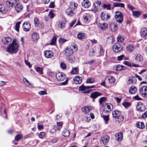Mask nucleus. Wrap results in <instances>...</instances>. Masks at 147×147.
Here are the masks:
<instances>
[{
    "label": "nucleus",
    "instance_id": "obj_1",
    "mask_svg": "<svg viewBox=\"0 0 147 147\" xmlns=\"http://www.w3.org/2000/svg\"><path fill=\"white\" fill-rule=\"evenodd\" d=\"M20 44L19 42L16 40H13L11 43L7 48V51L10 54H16L19 51Z\"/></svg>",
    "mask_w": 147,
    "mask_h": 147
},
{
    "label": "nucleus",
    "instance_id": "obj_2",
    "mask_svg": "<svg viewBox=\"0 0 147 147\" xmlns=\"http://www.w3.org/2000/svg\"><path fill=\"white\" fill-rule=\"evenodd\" d=\"M115 18L116 21L119 23H121L123 21V16L122 13L119 11L115 12Z\"/></svg>",
    "mask_w": 147,
    "mask_h": 147
},
{
    "label": "nucleus",
    "instance_id": "obj_3",
    "mask_svg": "<svg viewBox=\"0 0 147 147\" xmlns=\"http://www.w3.org/2000/svg\"><path fill=\"white\" fill-rule=\"evenodd\" d=\"M123 47L119 43H116L113 47V51L115 52L118 53L121 52L122 50Z\"/></svg>",
    "mask_w": 147,
    "mask_h": 147
},
{
    "label": "nucleus",
    "instance_id": "obj_4",
    "mask_svg": "<svg viewBox=\"0 0 147 147\" xmlns=\"http://www.w3.org/2000/svg\"><path fill=\"white\" fill-rule=\"evenodd\" d=\"M140 94L142 96L145 97L147 96V86H143L141 87L139 89Z\"/></svg>",
    "mask_w": 147,
    "mask_h": 147
},
{
    "label": "nucleus",
    "instance_id": "obj_5",
    "mask_svg": "<svg viewBox=\"0 0 147 147\" xmlns=\"http://www.w3.org/2000/svg\"><path fill=\"white\" fill-rule=\"evenodd\" d=\"M112 113L114 117L117 118L118 119H120L121 121L123 120V118L122 116H121V113L120 111L116 110L113 111Z\"/></svg>",
    "mask_w": 147,
    "mask_h": 147
},
{
    "label": "nucleus",
    "instance_id": "obj_6",
    "mask_svg": "<svg viewBox=\"0 0 147 147\" xmlns=\"http://www.w3.org/2000/svg\"><path fill=\"white\" fill-rule=\"evenodd\" d=\"M134 59L137 63H139L142 62L144 60V58L142 55L138 53H136L134 55Z\"/></svg>",
    "mask_w": 147,
    "mask_h": 147
},
{
    "label": "nucleus",
    "instance_id": "obj_7",
    "mask_svg": "<svg viewBox=\"0 0 147 147\" xmlns=\"http://www.w3.org/2000/svg\"><path fill=\"white\" fill-rule=\"evenodd\" d=\"M55 76L56 78L59 81H63L65 78V75L62 73L58 72L56 74Z\"/></svg>",
    "mask_w": 147,
    "mask_h": 147
},
{
    "label": "nucleus",
    "instance_id": "obj_8",
    "mask_svg": "<svg viewBox=\"0 0 147 147\" xmlns=\"http://www.w3.org/2000/svg\"><path fill=\"white\" fill-rule=\"evenodd\" d=\"M18 3H19V0H7L6 4L9 6L13 7Z\"/></svg>",
    "mask_w": 147,
    "mask_h": 147
},
{
    "label": "nucleus",
    "instance_id": "obj_9",
    "mask_svg": "<svg viewBox=\"0 0 147 147\" xmlns=\"http://www.w3.org/2000/svg\"><path fill=\"white\" fill-rule=\"evenodd\" d=\"M102 19L104 21H107L110 18V15L104 12H102L100 15Z\"/></svg>",
    "mask_w": 147,
    "mask_h": 147
},
{
    "label": "nucleus",
    "instance_id": "obj_10",
    "mask_svg": "<svg viewBox=\"0 0 147 147\" xmlns=\"http://www.w3.org/2000/svg\"><path fill=\"white\" fill-rule=\"evenodd\" d=\"M30 28V24L29 22H26L23 23V28L24 31H28L29 30Z\"/></svg>",
    "mask_w": 147,
    "mask_h": 147
},
{
    "label": "nucleus",
    "instance_id": "obj_11",
    "mask_svg": "<svg viewBox=\"0 0 147 147\" xmlns=\"http://www.w3.org/2000/svg\"><path fill=\"white\" fill-rule=\"evenodd\" d=\"M100 2L98 1H97L94 3L93 6L94 9V11L95 13L99 9H100Z\"/></svg>",
    "mask_w": 147,
    "mask_h": 147
},
{
    "label": "nucleus",
    "instance_id": "obj_12",
    "mask_svg": "<svg viewBox=\"0 0 147 147\" xmlns=\"http://www.w3.org/2000/svg\"><path fill=\"white\" fill-rule=\"evenodd\" d=\"M101 139V143H102L103 144L105 145L108 142L109 140V137L108 136L105 135L103 136Z\"/></svg>",
    "mask_w": 147,
    "mask_h": 147
},
{
    "label": "nucleus",
    "instance_id": "obj_13",
    "mask_svg": "<svg viewBox=\"0 0 147 147\" xmlns=\"http://www.w3.org/2000/svg\"><path fill=\"white\" fill-rule=\"evenodd\" d=\"M14 7H15V9L17 13L20 12L23 8L22 6L19 4V3H17Z\"/></svg>",
    "mask_w": 147,
    "mask_h": 147
},
{
    "label": "nucleus",
    "instance_id": "obj_14",
    "mask_svg": "<svg viewBox=\"0 0 147 147\" xmlns=\"http://www.w3.org/2000/svg\"><path fill=\"white\" fill-rule=\"evenodd\" d=\"M72 49H69L68 48H66L64 51V54L67 57L72 55Z\"/></svg>",
    "mask_w": 147,
    "mask_h": 147
},
{
    "label": "nucleus",
    "instance_id": "obj_15",
    "mask_svg": "<svg viewBox=\"0 0 147 147\" xmlns=\"http://www.w3.org/2000/svg\"><path fill=\"white\" fill-rule=\"evenodd\" d=\"M135 49L134 46L131 44L127 45L126 46V49L129 52H133Z\"/></svg>",
    "mask_w": 147,
    "mask_h": 147
},
{
    "label": "nucleus",
    "instance_id": "obj_16",
    "mask_svg": "<svg viewBox=\"0 0 147 147\" xmlns=\"http://www.w3.org/2000/svg\"><path fill=\"white\" fill-rule=\"evenodd\" d=\"M136 82V77L134 76H131L129 78L128 81V84H135Z\"/></svg>",
    "mask_w": 147,
    "mask_h": 147
},
{
    "label": "nucleus",
    "instance_id": "obj_17",
    "mask_svg": "<svg viewBox=\"0 0 147 147\" xmlns=\"http://www.w3.org/2000/svg\"><path fill=\"white\" fill-rule=\"evenodd\" d=\"M54 55L53 52L50 51H46L44 52V55L47 58L52 57Z\"/></svg>",
    "mask_w": 147,
    "mask_h": 147
},
{
    "label": "nucleus",
    "instance_id": "obj_18",
    "mask_svg": "<svg viewBox=\"0 0 147 147\" xmlns=\"http://www.w3.org/2000/svg\"><path fill=\"white\" fill-rule=\"evenodd\" d=\"M32 38L34 41H37L39 38L38 34L36 32H34L32 35Z\"/></svg>",
    "mask_w": 147,
    "mask_h": 147
},
{
    "label": "nucleus",
    "instance_id": "obj_19",
    "mask_svg": "<svg viewBox=\"0 0 147 147\" xmlns=\"http://www.w3.org/2000/svg\"><path fill=\"white\" fill-rule=\"evenodd\" d=\"M91 107L90 106H85L83 107L82 109V111L85 114H88V113L91 110Z\"/></svg>",
    "mask_w": 147,
    "mask_h": 147
},
{
    "label": "nucleus",
    "instance_id": "obj_20",
    "mask_svg": "<svg viewBox=\"0 0 147 147\" xmlns=\"http://www.w3.org/2000/svg\"><path fill=\"white\" fill-rule=\"evenodd\" d=\"M11 40V38L9 37L4 38L2 40V42L5 45L8 44Z\"/></svg>",
    "mask_w": 147,
    "mask_h": 147
},
{
    "label": "nucleus",
    "instance_id": "obj_21",
    "mask_svg": "<svg viewBox=\"0 0 147 147\" xmlns=\"http://www.w3.org/2000/svg\"><path fill=\"white\" fill-rule=\"evenodd\" d=\"M109 29L113 32H115L118 29V27L116 24L111 23L110 24L109 26Z\"/></svg>",
    "mask_w": 147,
    "mask_h": 147
},
{
    "label": "nucleus",
    "instance_id": "obj_22",
    "mask_svg": "<svg viewBox=\"0 0 147 147\" xmlns=\"http://www.w3.org/2000/svg\"><path fill=\"white\" fill-rule=\"evenodd\" d=\"M101 95V94L98 92H95L91 93L90 95V97L93 99H95L98 96Z\"/></svg>",
    "mask_w": 147,
    "mask_h": 147
},
{
    "label": "nucleus",
    "instance_id": "obj_23",
    "mask_svg": "<svg viewBox=\"0 0 147 147\" xmlns=\"http://www.w3.org/2000/svg\"><path fill=\"white\" fill-rule=\"evenodd\" d=\"M82 4L85 8H88L90 5V3L88 0H84L82 2Z\"/></svg>",
    "mask_w": 147,
    "mask_h": 147
},
{
    "label": "nucleus",
    "instance_id": "obj_24",
    "mask_svg": "<svg viewBox=\"0 0 147 147\" xmlns=\"http://www.w3.org/2000/svg\"><path fill=\"white\" fill-rule=\"evenodd\" d=\"M82 78L79 76H77L73 79L74 83L76 84L81 83L82 82Z\"/></svg>",
    "mask_w": 147,
    "mask_h": 147
},
{
    "label": "nucleus",
    "instance_id": "obj_25",
    "mask_svg": "<svg viewBox=\"0 0 147 147\" xmlns=\"http://www.w3.org/2000/svg\"><path fill=\"white\" fill-rule=\"evenodd\" d=\"M87 89H88L87 86H86L83 85H82L79 88V90L81 91H84L83 93L85 94L88 93L90 92V91L88 90H85Z\"/></svg>",
    "mask_w": 147,
    "mask_h": 147
},
{
    "label": "nucleus",
    "instance_id": "obj_26",
    "mask_svg": "<svg viewBox=\"0 0 147 147\" xmlns=\"http://www.w3.org/2000/svg\"><path fill=\"white\" fill-rule=\"evenodd\" d=\"M137 91V89L136 87L134 86H132L130 87L129 90V92L130 94H134Z\"/></svg>",
    "mask_w": 147,
    "mask_h": 147
},
{
    "label": "nucleus",
    "instance_id": "obj_27",
    "mask_svg": "<svg viewBox=\"0 0 147 147\" xmlns=\"http://www.w3.org/2000/svg\"><path fill=\"white\" fill-rule=\"evenodd\" d=\"M142 37H144L147 35V29L146 28H142L140 32Z\"/></svg>",
    "mask_w": 147,
    "mask_h": 147
},
{
    "label": "nucleus",
    "instance_id": "obj_28",
    "mask_svg": "<svg viewBox=\"0 0 147 147\" xmlns=\"http://www.w3.org/2000/svg\"><path fill=\"white\" fill-rule=\"evenodd\" d=\"M137 109L140 111L143 112L144 111V108L142 104H138L136 106Z\"/></svg>",
    "mask_w": 147,
    "mask_h": 147
},
{
    "label": "nucleus",
    "instance_id": "obj_29",
    "mask_svg": "<svg viewBox=\"0 0 147 147\" xmlns=\"http://www.w3.org/2000/svg\"><path fill=\"white\" fill-rule=\"evenodd\" d=\"M66 21H60L58 24V27L61 29H63L65 27Z\"/></svg>",
    "mask_w": 147,
    "mask_h": 147
},
{
    "label": "nucleus",
    "instance_id": "obj_30",
    "mask_svg": "<svg viewBox=\"0 0 147 147\" xmlns=\"http://www.w3.org/2000/svg\"><path fill=\"white\" fill-rule=\"evenodd\" d=\"M107 25L106 23L99 24V27L102 30H105L107 28Z\"/></svg>",
    "mask_w": 147,
    "mask_h": 147
},
{
    "label": "nucleus",
    "instance_id": "obj_31",
    "mask_svg": "<svg viewBox=\"0 0 147 147\" xmlns=\"http://www.w3.org/2000/svg\"><path fill=\"white\" fill-rule=\"evenodd\" d=\"M123 135L122 132H120L117 134V136H116L115 137L118 141H120L122 140Z\"/></svg>",
    "mask_w": 147,
    "mask_h": 147
},
{
    "label": "nucleus",
    "instance_id": "obj_32",
    "mask_svg": "<svg viewBox=\"0 0 147 147\" xmlns=\"http://www.w3.org/2000/svg\"><path fill=\"white\" fill-rule=\"evenodd\" d=\"M62 134L65 137H67L69 135L70 132L68 130L65 129L62 131Z\"/></svg>",
    "mask_w": 147,
    "mask_h": 147
},
{
    "label": "nucleus",
    "instance_id": "obj_33",
    "mask_svg": "<svg viewBox=\"0 0 147 147\" xmlns=\"http://www.w3.org/2000/svg\"><path fill=\"white\" fill-rule=\"evenodd\" d=\"M125 69V67L123 65H117L115 68V70L116 71H121L122 70Z\"/></svg>",
    "mask_w": 147,
    "mask_h": 147
},
{
    "label": "nucleus",
    "instance_id": "obj_34",
    "mask_svg": "<svg viewBox=\"0 0 147 147\" xmlns=\"http://www.w3.org/2000/svg\"><path fill=\"white\" fill-rule=\"evenodd\" d=\"M136 126L138 128L140 129L144 128L145 127L144 123L143 122H140L137 123Z\"/></svg>",
    "mask_w": 147,
    "mask_h": 147
},
{
    "label": "nucleus",
    "instance_id": "obj_35",
    "mask_svg": "<svg viewBox=\"0 0 147 147\" xmlns=\"http://www.w3.org/2000/svg\"><path fill=\"white\" fill-rule=\"evenodd\" d=\"M113 6L115 7H120L122 8H124L125 7L124 4L119 3H115L113 4Z\"/></svg>",
    "mask_w": 147,
    "mask_h": 147
},
{
    "label": "nucleus",
    "instance_id": "obj_36",
    "mask_svg": "<svg viewBox=\"0 0 147 147\" xmlns=\"http://www.w3.org/2000/svg\"><path fill=\"white\" fill-rule=\"evenodd\" d=\"M67 61L70 63L73 62L75 60V58L73 55L67 57Z\"/></svg>",
    "mask_w": 147,
    "mask_h": 147
},
{
    "label": "nucleus",
    "instance_id": "obj_37",
    "mask_svg": "<svg viewBox=\"0 0 147 147\" xmlns=\"http://www.w3.org/2000/svg\"><path fill=\"white\" fill-rule=\"evenodd\" d=\"M23 81L25 85L28 87H30L32 86L29 82L25 78H24Z\"/></svg>",
    "mask_w": 147,
    "mask_h": 147
},
{
    "label": "nucleus",
    "instance_id": "obj_38",
    "mask_svg": "<svg viewBox=\"0 0 147 147\" xmlns=\"http://www.w3.org/2000/svg\"><path fill=\"white\" fill-rule=\"evenodd\" d=\"M132 14L133 16L136 18H137L141 15V13L138 11H132Z\"/></svg>",
    "mask_w": 147,
    "mask_h": 147
},
{
    "label": "nucleus",
    "instance_id": "obj_39",
    "mask_svg": "<svg viewBox=\"0 0 147 147\" xmlns=\"http://www.w3.org/2000/svg\"><path fill=\"white\" fill-rule=\"evenodd\" d=\"M101 117H102L105 123L106 124H107L108 123V121L109 120V117L108 115H101Z\"/></svg>",
    "mask_w": 147,
    "mask_h": 147
},
{
    "label": "nucleus",
    "instance_id": "obj_40",
    "mask_svg": "<svg viewBox=\"0 0 147 147\" xmlns=\"http://www.w3.org/2000/svg\"><path fill=\"white\" fill-rule=\"evenodd\" d=\"M78 38L80 40H82L85 38V35L84 33H80L77 35Z\"/></svg>",
    "mask_w": 147,
    "mask_h": 147
},
{
    "label": "nucleus",
    "instance_id": "obj_41",
    "mask_svg": "<svg viewBox=\"0 0 147 147\" xmlns=\"http://www.w3.org/2000/svg\"><path fill=\"white\" fill-rule=\"evenodd\" d=\"M35 70L38 73L40 74H42L43 72V69L39 67H36L35 68Z\"/></svg>",
    "mask_w": 147,
    "mask_h": 147
},
{
    "label": "nucleus",
    "instance_id": "obj_42",
    "mask_svg": "<svg viewBox=\"0 0 147 147\" xmlns=\"http://www.w3.org/2000/svg\"><path fill=\"white\" fill-rule=\"evenodd\" d=\"M108 80L109 82L110 83H114L115 81V78L112 76H110L109 77Z\"/></svg>",
    "mask_w": 147,
    "mask_h": 147
},
{
    "label": "nucleus",
    "instance_id": "obj_43",
    "mask_svg": "<svg viewBox=\"0 0 147 147\" xmlns=\"http://www.w3.org/2000/svg\"><path fill=\"white\" fill-rule=\"evenodd\" d=\"M78 72V70L77 67L73 68L71 71V73L72 74H76Z\"/></svg>",
    "mask_w": 147,
    "mask_h": 147
},
{
    "label": "nucleus",
    "instance_id": "obj_44",
    "mask_svg": "<svg viewBox=\"0 0 147 147\" xmlns=\"http://www.w3.org/2000/svg\"><path fill=\"white\" fill-rule=\"evenodd\" d=\"M122 105L126 108H127L131 105V104L129 102H123Z\"/></svg>",
    "mask_w": 147,
    "mask_h": 147
},
{
    "label": "nucleus",
    "instance_id": "obj_45",
    "mask_svg": "<svg viewBox=\"0 0 147 147\" xmlns=\"http://www.w3.org/2000/svg\"><path fill=\"white\" fill-rule=\"evenodd\" d=\"M57 40V38L56 37L54 36L52 39L51 42L50 43V45H54L56 43V42Z\"/></svg>",
    "mask_w": 147,
    "mask_h": 147
},
{
    "label": "nucleus",
    "instance_id": "obj_46",
    "mask_svg": "<svg viewBox=\"0 0 147 147\" xmlns=\"http://www.w3.org/2000/svg\"><path fill=\"white\" fill-rule=\"evenodd\" d=\"M34 25L35 26H38L39 24V19L38 18H35L34 20Z\"/></svg>",
    "mask_w": 147,
    "mask_h": 147
},
{
    "label": "nucleus",
    "instance_id": "obj_47",
    "mask_svg": "<svg viewBox=\"0 0 147 147\" xmlns=\"http://www.w3.org/2000/svg\"><path fill=\"white\" fill-rule=\"evenodd\" d=\"M55 16V14L53 13L52 11H49L48 14V16L50 18L52 19Z\"/></svg>",
    "mask_w": 147,
    "mask_h": 147
},
{
    "label": "nucleus",
    "instance_id": "obj_48",
    "mask_svg": "<svg viewBox=\"0 0 147 147\" xmlns=\"http://www.w3.org/2000/svg\"><path fill=\"white\" fill-rule=\"evenodd\" d=\"M124 38L121 35H119L117 37V41L118 42H121L124 40Z\"/></svg>",
    "mask_w": 147,
    "mask_h": 147
},
{
    "label": "nucleus",
    "instance_id": "obj_49",
    "mask_svg": "<svg viewBox=\"0 0 147 147\" xmlns=\"http://www.w3.org/2000/svg\"><path fill=\"white\" fill-rule=\"evenodd\" d=\"M45 136V133L43 132H41L39 134L38 137L40 138L43 139Z\"/></svg>",
    "mask_w": 147,
    "mask_h": 147
},
{
    "label": "nucleus",
    "instance_id": "obj_50",
    "mask_svg": "<svg viewBox=\"0 0 147 147\" xmlns=\"http://www.w3.org/2000/svg\"><path fill=\"white\" fill-rule=\"evenodd\" d=\"M21 24V22H18L15 25V29L16 31H19V28L20 27V25Z\"/></svg>",
    "mask_w": 147,
    "mask_h": 147
},
{
    "label": "nucleus",
    "instance_id": "obj_51",
    "mask_svg": "<svg viewBox=\"0 0 147 147\" xmlns=\"http://www.w3.org/2000/svg\"><path fill=\"white\" fill-rule=\"evenodd\" d=\"M94 81V80L93 78L88 79L87 80L86 82L88 83H92Z\"/></svg>",
    "mask_w": 147,
    "mask_h": 147
},
{
    "label": "nucleus",
    "instance_id": "obj_52",
    "mask_svg": "<svg viewBox=\"0 0 147 147\" xmlns=\"http://www.w3.org/2000/svg\"><path fill=\"white\" fill-rule=\"evenodd\" d=\"M106 100V98L105 97H102L100 98L99 102L100 105L102 104L103 102H105Z\"/></svg>",
    "mask_w": 147,
    "mask_h": 147
},
{
    "label": "nucleus",
    "instance_id": "obj_53",
    "mask_svg": "<svg viewBox=\"0 0 147 147\" xmlns=\"http://www.w3.org/2000/svg\"><path fill=\"white\" fill-rule=\"evenodd\" d=\"M60 67L63 69H65L66 68V64L64 62H62L60 64Z\"/></svg>",
    "mask_w": 147,
    "mask_h": 147
},
{
    "label": "nucleus",
    "instance_id": "obj_54",
    "mask_svg": "<svg viewBox=\"0 0 147 147\" xmlns=\"http://www.w3.org/2000/svg\"><path fill=\"white\" fill-rule=\"evenodd\" d=\"M22 136L20 134H18L15 137V139L16 141H19L22 138Z\"/></svg>",
    "mask_w": 147,
    "mask_h": 147
},
{
    "label": "nucleus",
    "instance_id": "obj_55",
    "mask_svg": "<svg viewBox=\"0 0 147 147\" xmlns=\"http://www.w3.org/2000/svg\"><path fill=\"white\" fill-rule=\"evenodd\" d=\"M103 7L104 8H106L107 10H110L111 9V5L110 4L108 5L104 4L103 5Z\"/></svg>",
    "mask_w": 147,
    "mask_h": 147
},
{
    "label": "nucleus",
    "instance_id": "obj_56",
    "mask_svg": "<svg viewBox=\"0 0 147 147\" xmlns=\"http://www.w3.org/2000/svg\"><path fill=\"white\" fill-rule=\"evenodd\" d=\"M76 20H74L71 22L69 23V27H72L76 23Z\"/></svg>",
    "mask_w": 147,
    "mask_h": 147
},
{
    "label": "nucleus",
    "instance_id": "obj_57",
    "mask_svg": "<svg viewBox=\"0 0 147 147\" xmlns=\"http://www.w3.org/2000/svg\"><path fill=\"white\" fill-rule=\"evenodd\" d=\"M67 40H66L64 38H60L59 39V42L61 44H63L65 42L67 41Z\"/></svg>",
    "mask_w": 147,
    "mask_h": 147
},
{
    "label": "nucleus",
    "instance_id": "obj_58",
    "mask_svg": "<svg viewBox=\"0 0 147 147\" xmlns=\"http://www.w3.org/2000/svg\"><path fill=\"white\" fill-rule=\"evenodd\" d=\"M38 94L40 95H44L45 94H47V92L45 91H40L38 92Z\"/></svg>",
    "mask_w": 147,
    "mask_h": 147
},
{
    "label": "nucleus",
    "instance_id": "obj_59",
    "mask_svg": "<svg viewBox=\"0 0 147 147\" xmlns=\"http://www.w3.org/2000/svg\"><path fill=\"white\" fill-rule=\"evenodd\" d=\"M124 57L125 56L123 55H122L120 56H119L117 57V60L119 61H121L123 59Z\"/></svg>",
    "mask_w": 147,
    "mask_h": 147
},
{
    "label": "nucleus",
    "instance_id": "obj_60",
    "mask_svg": "<svg viewBox=\"0 0 147 147\" xmlns=\"http://www.w3.org/2000/svg\"><path fill=\"white\" fill-rule=\"evenodd\" d=\"M25 62L26 64L28 65L29 68H30L32 67V66L29 62L25 60Z\"/></svg>",
    "mask_w": 147,
    "mask_h": 147
},
{
    "label": "nucleus",
    "instance_id": "obj_61",
    "mask_svg": "<svg viewBox=\"0 0 147 147\" xmlns=\"http://www.w3.org/2000/svg\"><path fill=\"white\" fill-rule=\"evenodd\" d=\"M124 64L129 66L131 67L132 63L129 62L127 61H125L124 62Z\"/></svg>",
    "mask_w": 147,
    "mask_h": 147
},
{
    "label": "nucleus",
    "instance_id": "obj_62",
    "mask_svg": "<svg viewBox=\"0 0 147 147\" xmlns=\"http://www.w3.org/2000/svg\"><path fill=\"white\" fill-rule=\"evenodd\" d=\"M38 128L40 130L43 129V125H39L38 124Z\"/></svg>",
    "mask_w": 147,
    "mask_h": 147
},
{
    "label": "nucleus",
    "instance_id": "obj_63",
    "mask_svg": "<svg viewBox=\"0 0 147 147\" xmlns=\"http://www.w3.org/2000/svg\"><path fill=\"white\" fill-rule=\"evenodd\" d=\"M55 5L54 2H51L49 6V7L51 8H53L54 7Z\"/></svg>",
    "mask_w": 147,
    "mask_h": 147
},
{
    "label": "nucleus",
    "instance_id": "obj_64",
    "mask_svg": "<svg viewBox=\"0 0 147 147\" xmlns=\"http://www.w3.org/2000/svg\"><path fill=\"white\" fill-rule=\"evenodd\" d=\"M134 99L137 100H140L142 99L141 98H140L138 95H137L134 97Z\"/></svg>",
    "mask_w": 147,
    "mask_h": 147
}]
</instances>
